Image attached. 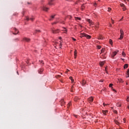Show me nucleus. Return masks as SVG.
<instances>
[{
  "mask_svg": "<svg viewBox=\"0 0 129 129\" xmlns=\"http://www.w3.org/2000/svg\"><path fill=\"white\" fill-rule=\"evenodd\" d=\"M60 103L61 104V106H63V105H64V104H65V101H64V100L63 99L61 100Z\"/></svg>",
  "mask_w": 129,
  "mask_h": 129,
  "instance_id": "obj_13",
  "label": "nucleus"
},
{
  "mask_svg": "<svg viewBox=\"0 0 129 129\" xmlns=\"http://www.w3.org/2000/svg\"><path fill=\"white\" fill-rule=\"evenodd\" d=\"M120 6H121V7L122 8H123V11H125V8L124 7V5L122 4L120 5Z\"/></svg>",
  "mask_w": 129,
  "mask_h": 129,
  "instance_id": "obj_17",
  "label": "nucleus"
},
{
  "mask_svg": "<svg viewBox=\"0 0 129 129\" xmlns=\"http://www.w3.org/2000/svg\"><path fill=\"white\" fill-rule=\"evenodd\" d=\"M122 55L123 57H125V53H124V52H122Z\"/></svg>",
  "mask_w": 129,
  "mask_h": 129,
  "instance_id": "obj_30",
  "label": "nucleus"
},
{
  "mask_svg": "<svg viewBox=\"0 0 129 129\" xmlns=\"http://www.w3.org/2000/svg\"><path fill=\"white\" fill-rule=\"evenodd\" d=\"M75 101H77V100H79V98L76 97L74 99Z\"/></svg>",
  "mask_w": 129,
  "mask_h": 129,
  "instance_id": "obj_24",
  "label": "nucleus"
},
{
  "mask_svg": "<svg viewBox=\"0 0 129 129\" xmlns=\"http://www.w3.org/2000/svg\"><path fill=\"white\" fill-rule=\"evenodd\" d=\"M104 51H105L104 48H102V49L101 50V53H103V52H104Z\"/></svg>",
  "mask_w": 129,
  "mask_h": 129,
  "instance_id": "obj_31",
  "label": "nucleus"
},
{
  "mask_svg": "<svg viewBox=\"0 0 129 129\" xmlns=\"http://www.w3.org/2000/svg\"><path fill=\"white\" fill-rule=\"evenodd\" d=\"M114 122H115V123H116V124H117V125H118V124H119V122H118V121H117V120H114Z\"/></svg>",
  "mask_w": 129,
  "mask_h": 129,
  "instance_id": "obj_25",
  "label": "nucleus"
},
{
  "mask_svg": "<svg viewBox=\"0 0 129 129\" xmlns=\"http://www.w3.org/2000/svg\"><path fill=\"white\" fill-rule=\"evenodd\" d=\"M124 65H128V64H127V63H125V64H124Z\"/></svg>",
  "mask_w": 129,
  "mask_h": 129,
  "instance_id": "obj_51",
  "label": "nucleus"
},
{
  "mask_svg": "<svg viewBox=\"0 0 129 129\" xmlns=\"http://www.w3.org/2000/svg\"><path fill=\"white\" fill-rule=\"evenodd\" d=\"M109 44H110V45H112L113 44L112 40L111 39H109Z\"/></svg>",
  "mask_w": 129,
  "mask_h": 129,
  "instance_id": "obj_29",
  "label": "nucleus"
},
{
  "mask_svg": "<svg viewBox=\"0 0 129 129\" xmlns=\"http://www.w3.org/2000/svg\"><path fill=\"white\" fill-rule=\"evenodd\" d=\"M69 19H71V16H68Z\"/></svg>",
  "mask_w": 129,
  "mask_h": 129,
  "instance_id": "obj_44",
  "label": "nucleus"
},
{
  "mask_svg": "<svg viewBox=\"0 0 129 129\" xmlns=\"http://www.w3.org/2000/svg\"><path fill=\"white\" fill-rule=\"evenodd\" d=\"M127 2H129V0H127Z\"/></svg>",
  "mask_w": 129,
  "mask_h": 129,
  "instance_id": "obj_58",
  "label": "nucleus"
},
{
  "mask_svg": "<svg viewBox=\"0 0 129 129\" xmlns=\"http://www.w3.org/2000/svg\"><path fill=\"white\" fill-rule=\"evenodd\" d=\"M74 56H75V58H76V57H77V50H75Z\"/></svg>",
  "mask_w": 129,
  "mask_h": 129,
  "instance_id": "obj_14",
  "label": "nucleus"
},
{
  "mask_svg": "<svg viewBox=\"0 0 129 129\" xmlns=\"http://www.w3.org/2000/svg\"><path fill=\"white\" fill-rule=\"evenodd\" d=\"M39 73L40 74H41V73L39 72Z\"/></svg>",
  "mask_w": 129,
  "mask_h": 129,
  "instance_id": "obj_56",
  "label": "nucleus"
},
{
  "mask_svg": "<svg viewBox=\"0 0 129 129\" xmlns=\"http://www.w3.org/2000/svg\"><path fill=\"white\" fill-rule=\"evenodd\" d=\"M86 84V81H85V80H83L82 83L83 86H84V85H85Z\"/></svg>",
  "mask_w": 129,
  "mask_h": 129,
  "instance_id": "obj_16",
  "label": "nucleus"
},
{
  "mask_svg": "<svg viewBox=\"0 0 129 129\" xmlns=\"http://www.w3.org/2000/svg\"><path fill=\"white\" fill-rule=\"evenodd\" d=\"M85 37L87 38V39H91V36L89 35H88L86 33H85Z\"/></svg>",
  "mask_w": 129,
  "mask_h": 129,
  "instance_id": "obj_7",
  "label": "nucleus"
},
{
  "mask_svg": "<svg viewBox=\"0 0 129 129\" xmlns=\"http://www.w3.org/2000/svg\"><path fill=\"white\" fill-rule=\"evenodd\" d=\"M98 39L99 40H103V37H102V36H100L99 37Z\"/></svg>",
  "mask_w": 129,
  "mask_h": 129,
  "instance_id": "obj_23",
  "label": "nucleus"
},
{
  "mask_svg": "<svg viewBox=\"0 0 129 129\" xmlns=\"http://www.w3.org/2000/svg\"><path fill=\"white\" fill-rule=\"evenodd\" d=\"M97 28H98V27L97 26H96Z\"/></svg>",
  "mask_w": 129,
  "mask_h": 129,
  "instance_id": "obj_61",
  "label": "nucleus"
},
{
  "mask_svg": "<svg viewBox=\"0 0 129 129\" xmlns=\"http://www.w3.org/2000/svg\"><path fill=\"white\" fill-rule=\"evenodd\" d=\"M108 112V110H102V113L104 114V115H106V114Z\"/></svg>",
  "mask_w": 129,
  "mask_h": 129,
  "instance_id": "obj_10",
  "label": "nucleus"
},
{
  "mask_svg": "<svg viewBox=\"0 0 129 129\" xmlns=\"http://www.w3.org/2000/svg\"><path fill=\"white\" fill-rule=\"evenodd\" d=\"M73 78L72 77H70V79L72 81V83H73V82H74V80Z\"/></svg>",
  "mask_w": 129,
  "mask_h": 129,
  "instance_id": "obj_20",
  "label": "nucleus"
},
{
  "mask_svg": "<svg viewBox=\"0 0 129 129\" xmlns=\"http://www.w3.org/2000/svg\"><path fill=\"white\" fill-rule=\"evenodd\" d=\"M112 24H114V22H113V20H112Z\"/></svg>",
  "mask_w": 129,
  "mask_h": 129,
  "instance_id": "obj_43",
  "label": "nucleus"
},
{
  "mask_svg": "<svg viewBox=\"0 0 129 129\" xmlns=\"http://www.w3.org/2000/svg\"><path fill=\"white\" fill-rule=\"evenodd\" d=\"M81 38H82L83 37H85V33H81L80 35Z\"/></svg>",
  "mask_w": 129,
  "mask_h": 129,
  "instance_id": "obj_15",
  "label": "nucleus"
},
{
  "mask_svg": "<svg viewBox=\"0 0 129 129\" xmlns=\"http://www.w3.org/2000/svg\"><path fill=\"white\" fill-rule=\"evenodd\" d=\"M105 64V61H102L100 62V65H104Z\"/></svg>",
  "mask_w": 129,
  "mask_h": 129,
  "instance_id": "obj_27",
  "label": "nucleus"
},
{
  "mask_svg": "<svg viewBox=\"0 0 129 129\" xmlns=\"http://www.w3.org/2000/svg\"><path fill=\"white\" fill-rule=\"evenodd\" d=\"M53 24H56V22H55L54 23H53Z\"/></svg>",
  "mask_w": 129,
  "mask_h": 129,
  "instance_id": "obj_59",
  "label": "nucleus"
},
{
  "mask_svg": "<svg viewBox=\"0 0 129 129\" xmlns=\"http://www.w3.org/2000/svg\"><path fill=\"white\" fill-rule=\"evenodd\" d=\"M121 81H122V80H121V81H120V82H121Z\"/></svg>",
  "mask_w": 129,
  "mask_h": 129,
  "instance_id": "obj_52",
  "label": "nucleus"
},
{
  "mask_svg": "<svg viewBox=\"0 0 129 129\" xmlns=\"http://www.w3.org/2000/svg\"><path fill=\"white\" fill-rule=\"evenodd\" d=\"M59 77H61V76L58 75L56 76V78H59Z\"/></svg>",
  "mask_w": 129,
  "mask_h": 129,
  "instance_id": "obj_37",
  "label": "nucleus"
},
{
  "mask_svg": "<svg viewBox=\"0 0 129 129\" xmlns=\"http://www.w3.org/2000/svg\"><path fill=\"white\" fill-rule=\"evenodd\" d=\"M97 49H101V46H99V45H98V46H97Z\"/></svg>",
  "mask_w": 129,
  "mask_h": 129,
  "instance_id": "obj_33",
  "label": "nucleus"
},
{
  "mask_svg": "<svg viewBox=\"0 0 129 129\" xmlns=\"http://www.w3.org/2000/svg\"><path fill=\"white\" fill-rule=\"evenodd\" d=\"M70 106H71V102L68 103V106H67L68 108H69V107H70Z\"/></svg>",
  "mask_w": 129,
  "mask_h": 129,
  "instance_id": "obj_26",
  "label": "nucleus"
},
{
  "mask_svg": "<svg viewBox=\"0 0 129 129\" xmlns=\"http://www.w3.org/2000/svg\"><path fill=\"white\" fill-rule=\"evenodd\" d=\"M62 31L64 32V33H65L66 34V33H67V29H66V28H63V29H62Z\"/></svg>",
  "mask_w": 129,
  "mask_h": 129,
  "instance_id": "obj_19",
  "label": "nucleus"
},
{
  "mask_svg": "<svg viewBox=\"0 0 129 129\" xmlns=\"http://www.w3.org/2000/svg\"><path fill=\"white\" fill-rule=\"evenodd\" d=\"M121 81H122V80H121V81H120V82H121Z\"/></svg>",
  "mask_w": 129,
  "mask_h": 129,
  "instance_id": "obj_54",
  "label": "nucleus"
},
{
  "mask_svg": "<svg viewBox=\"0 0 129 129\" xmlns=\"http://www.w3.org/2000/svg\"><path fill=\"white\" fill-rule=\"evenodd\" d=\"M41 31L40 30H35V33H33L34 35H35V34L37 33H40Z\"/></svg>",
  "mask_w": 129,
  "mask_h": 129,
  "instance_id": "obj_18",
  "label": "nucleus"
},
{
  "mask_svg": "<svg viewBox=\"0 0 129 129\" xmlns=\"http://www.w3.org/2000/svg\"><path fill=\"white\" fill-rule=\"evenodd\" d=\"M127 101L129 102V97H127Z\"/></svg>",
  "mask_w": 129,
  "mask_h": 129,
  "instance_id": "obj_40",
  "label": "nucleus"
},
{
  "mask_svg": "<svg viewBox=\"0 0 129 129\" xmlns=\"http://www.w3.org/2000/svg\"><path fill=\"white\" fill-rule=\"evenodd\" d=\"M121 59H122V60L123 61V60H124V59H123V58H121Z\"/></svg>",
  "mask_w": 129,
  "mask_h": 129,
  "instance_id": "obj_50",
  "label": "nucleus"
},
{
  "mask_svg": "<svg viewBox=\"0 0 129 129\" xmlns=\"http://www.w3.org/2000/svg\"><path fill=\"white\" fill-rule=\"evenodd\" d=\"M14 31H15V33H13L14 35H17V34L19 33V30H18V29L14 28Z\"/></svg>",
  "mask_w": 129,
  "mask_h": 129,
  "instance_id": "obj_8",
  "label": "nucleus"
},
{
  "mask_svg": "<svg viewBox=\"0 0 129 129\" xmlns=\"http://www.w3.org/2000/svg\"><path fill=\"white\" fill-rule=\"evenodd\" d=\"M40 64H44V61H41V62H40Z\"/></svg>",
  "mask_w": 129,
  "mask_h": 129,
  "instance_id": "obj_39",
  "label": "nucleus"
},
{
  "mask_svg": "<svg viewBox=\"0 0 129 129\" xmlns=\"http://www.w3.org/2000/svg\"><path fill=\"white\" fill-rule=\"evenodd\" d=\"M51 32H52L53 34H57V33H59L60 32V30L59 29L55 30V29H51Z\"/></svg>",
  "mask_w": 129,
  "mask_h": 129,
  "instance_id": "obj_2",
  "label": "nucleus"
},
{
  "mask_svg": "<svg viewBox=\"0 0 129 129\" xmlns=\"http://www.w3.org/2000/svg\"><path fill=\"white\" fill-rule=\"evenodd\" d=\"M118 52V50H117L116 51L113 52L112 53V55H111L112 58H114V56H115L116 55V54H117Z\"/></svg>",
  "mask_w": 129,
  "mask_h": 129,
  "instance_id": "obj_4",
  "label": "nucleus"
},
{
  "mask_svg": "<svg viewBox=\"0 0 129 129\" xmlns=\"http://www.w3.org/2000/svg\"><path fill=\"white\" fill-rule=\"evenodd\" d=\"M55 17V15H52L51 17V19H49V21H52V19H54Z\"/></svg>",
  "mask_w": 129,
  "mask_h": 129,
  "instance_id": "obj_28",
  "label": "nucleus"
},
{
  "mask_svg": "<svg viewBox=\"0 0 129 129\" xmlns=\"http://www.w3.org/2000/svg\"><path fill=\"white\" fill-rule=\"evenodd\" d=\"M116 106L120 107V106H121V104L120 103H118L117 104H116Z\"/></svg>",
  "mask_w": 129,
  "mask_h": 129,
  "instance_id": "obj_22",
  "label": "nucleus"
},
{
  "mask_svg": "<svg viewBox=\"0 0 129 129\" xmlns=\"http://www.w3.org/2000/svg\"><path fill=\"white\" fill-rule=\"evenodd\" d=\"M42 10L43 11H45V12H47L48 11V10H49V8H46V7L45 6H43V7L42 8Z\"/></svg>",
  "mask_w": 129,
  "mask_h": 129,
  "instance_id": "obj_11",
  "label": "nucleus"
},
{
  "mask_svg": "<svg viewBox=\"0 0 129 129\" xmlns=\"http://www.w3.org/2000/svg\"><path fill=\"white\" fill-rule=\"evenodd\" d=\"M128 109H129V106H128Z\"/></svg>",
  "mask_w": 129,
  "mask_h": 129,
  "instance_id": "obj_55",
  "label": "nucleus"
},
{
  "mask_svg": "<svg viewBox=\"0 0 129 129\" xmlns=\"http://www.w3.org/2000/svg\"><path fill=\"white\" fill-rule=\"evenodd\" d=\"M88 22L90 24V26H93L94 23L90 19H88Z\"/></svg>",
  "mask_w": 129,
  "mask_h": 129,
  "instance_id": "obj_5",
  "label": "nucleus"
},
{
  "mask_svg": "<svg viewBox=\"0 0 129 129\" xmlns=\"http://www.w3.org/2000/svg\"><path fill=\"white\" fill-rule=\"evenodd\" d=\"M34 19L35 18L34 17L31 18L30 19L29 18H27L26 20H27V21H29V20H30V21H34Z\"/></svg>",
  "mask_w": 129,
  "mask_h": 129,
  "instance_id": "obj_12",
  "label": "nucleus"
},
{
  "mask_svg": "<svg viewBox=\"0 0 129 129\" xmlns=\"http://www.w3.org/2000/svg\"><path fill=\"white\" fill-rule=\"evenodd\" d=\"M42 71H43V70L41 71V72H42Z\"/></svg>",
  "mask_w": 129,
  "mask_h": 129,
  "instance_id": "obj_62",
  "label": "nucleus"
},
{
  "mask_svg": "<svg viewBox=\"0 0 129 129\" xmlns=\"http://www.w3.org/2000/svg\"><path fill=\"white\" fill-rule=\"evenodd\" d=\"M121 81H122V80H121V81H120V82H121Z\"/></svg>",
  "mask_w": 129,
  "mask_h": 129,
  "instance_id": "obj_53",
  "label": "nucleus"
},
{
  "mask_svg": "<svg viewBox=\"0 0 129 129\" xmlns=\"http://www.w3.org/2000/svg\"><path fill=\"white\" fill-rule=\"evenodd\" d=\"M110 11H111V8H108V12H110Z\"/></svg>",
  "mask_w": 129,
  "mask_h": 129,
  "instance_id": "obj_34",
  "label": "nucleus"
},
{
  "mask_svg": "<svg viewBox=\"0 0 129 129\" xmlns=\"http://www.w3.org/2000/svg\"><path fill=\"white\" fill-rule=\"evenodd\" d=\"M110 27H112V25H111V24H110Z\"/></svg>",
  "mask_w": 129,
  "mask_h": 129,
  "instance_id": "obj_47",
  "label": "nucleus"
},
{
  "mask_svg": "<svg viewBox=\"0 0 129 129\" xmlns=\"http://www.w3.org/2000/svg\"><path fill=\"white\" fill-rule=\"evenodd\" d=\"M88 102L90 103V102H92L93 101V98L92 97H90L88 99Z\"/></svg>",
  "mask_w": 129,
  "mask_h": 129,
  "instance_id": "obj_6",
  "label": "nucleus"
},
{
  "mask_svg": "<svg viewBox=\"0 0 129 129\" xmlns=\"http://www.w3.org/2000/svg\"><path fill=\"white\" fill-rule=\"evenodd\" d=\"M107 67H105V71L106 73H107Z\"/></svg>",
  "mask_w": 129,
  "mask_h": 129,
  "instance_id": "obj_36",
  "label": "nucleus"
},
{
  "mask_svg": "<svg viewBox=\"0 0 129 129\" xmlns=\"http://www.w3.org/2000/svg\"><path fill=\"white\" fill-rule=\"evenodd\" d=\"M123 120H125V119H124V118H123Z\"/></svg>",
  "mask_w": 129,
  "mask_h": 129,
  "instance_id": "obj_57",
  "label": "nucleus"
},
{
  "mask_svg": "<svg viewBox=\"0 0 129 129\" xmlns=\"http://www.w3.org/2000/svg\"><path fill=\"white\" fill-rule=\"evenodd\" d=\"M72 39L73 40V41H76V39L72 37Z\"/></svg>",
  "mask_w": 129,
  "mask_h": 129,
  "instance_id": "obj_38",
  "label": "nucleus"
},
{
  "mask_svg": "<svg viewBox=\"0 0 129 129\" xmlns=\"http://www.w3.org/2000/svg\"><path fill=\"white\" fill-rule=\"evenodd\" d=\"M113 91H115V90H114V89H113Z\"/></svg>",
  "mask_w": 129,
  "mask_h": 129,
  "instance_id": "obj_46",
  "label": "nucleus"
},
{
  "mask_svg": "<svg viewBox=\"0 0 129 129\" xmlns=\"http://www.w3.org/2000/svg\"><path fill=\"white\" fill-rule=\"evenodd\" d=\"M76 21H77V20H79V21H81V18L79 17H75Z\"/></svg>",
  "mask_w": 129,
  "mask_h": 129,
  "instance_id": "obj_21",
  "label": "nucleus"
},
{
  "mask_svg": "<svg viewBox=\"0 0 129 129\" xmlns=\"http://www.w3.org/2000/svg\"><path fill=\"white\" fill-rule=\"evenodd\" d=\"M59 39H60V40H61V39H62V37H60Z\"/></svg>",
  "mask_w": 129,
  "mask_h": 129,
  "instance_id": "obj_48",
  "label": "nucleus"
},
{
  "mask_svg": "<svg viewBox=\"0 0 129 129\" xmlns=\"http://www.w3.org/2000/svg\"><path fill=\"white\" fill-rule=\"evenodd\" d=\"M114 112L115 113H117V111L116 110H114Z\"/></svg>",
  "mask_w": 129,
  "mask_h": 129,
  "instance_id": "obj_41",
  "label": "nucleus"
},
{
  "mask_svg": "<svg viewBox=\"0 0 129 129\" xmlns=\"http://www.w3.org/2000/svg\"><path fill=\"white\" fill-rule=\"evenodd\" d=\"M104 106H105V105H108V104H105L104 103H103Z\"/></svg>",
  "mask_w": 129,
  "mask_h": 129,
  "instance_id": "obj_42",
  "label": "nucleus"
},
{
  "mask_svg": "<svg viewBox=\"0 0 129 129\" xmlns=\"http://www.w3.org/2000/svg\"><path fill=\"white\" fill-rule=\"evenodd\" d=\"M120 38H119V40H122V39L123 38V31L122 30V29H120Z\"/></svg>",
  "mask_w": 129,
  "mask_h": 129,
  "instance_id": "obj_1",
  "label": "nucleus"
},
{
  "mask_svg": "<svg viewBox=\"0 0 129 129\" xmlns=\"http://www.w3.org/2000/svg\"><path fill=\"white\" fill-rule=\"evenodd\" d=\"M82 8H85V7H84V5H82Z\"/></svg>",
  "mask_w": 129,
  "mask_h": 129,
  "instance_id": "obj_45",
  "label": "nucleus"
},
{
  "mask_svg": "<svg viewBox=\"0 0 129 129\" xmlns=\"http://www.w3.org/2000/svg\"><path fill=\"white\" fill-rule=\"evenodd\" d=\"M16 40H18V38H17Z\"/></svg>",
  "mask_w": 129,
  "mask_h": 129,
  "instance_id": "obj_60",
  "label": "nucleus"
},
{
  "mask_svg": "<svg viewBox=\"0 0 129 129\" xmlns=\"http://www.w3.org/2000/svg\"><path fill=\"white\" fill-rule=\"evenodd\" d=\"M96 5H97L96 3L94 4V6H96Z\"/></svg>",
  "mask_w": 129,
  "mask_h": 129,
  "instance_id": "obj_49",
  "label": "nucleus"
},
{
  "mask_svg": "<svg viewBox=\"0 0 129 129\" xmlns=\"http://www.w3.org/2000/svg\"><path fill=\"white\" fill-rule=\"evenodd\" d=\"M53 2H54V0H50L48 3V5L49 6H52L54 5V3H53Z\"/></svg>",
  "mask_w": 129,
  "mask_h": 129,
  "instance_id": "obj_9",
  "label": "nucleus"
},
{
  "mask_svg": "<svg viewBox=\"0 0 129 129\" xmlns=\"http://www.w3.org/2000/svg\"><path fill=\"white\" fill-rule=\"evenodd\" d=\"M128 66L127 65H124V69H126V68H127Z\"/></svg>",
  "mask_w": 129,
  "mask_h": 129,
  "instance_id": "obj_32",
  "label": "nucleus"
},
{
  "mask_svg": "<svg viewBox=\"0 0 129 129\" xmlns=\"http://www.w3.org/2000/svg\"><path fill=\"white\" fill-rule=\"evenodd\" d=\"M24 42H29L30 41H31V39H30V38H28L27 37H24L23 38V40Z\"/></svg>",
  "mask_w": 129,
  "mask_h": 129,
  "instance_id": "obj_3",
  "label": "nucleus"
},
{
  "mask_svg": "<svg viewBox=\"0 0 129 129\" xmlns=\"http://www.w3.org/2000/svg\"><path fill=\"white\" fill-rule=\"evenodd\" d=\"M113 85L112 84H109V87H112V86H113Z\"/></svg>",
  "mask_w": 129,
  "mask_h": 129,
  "instance_id": "obj_35",
  "label": "nucleus"
}]
</instances>
